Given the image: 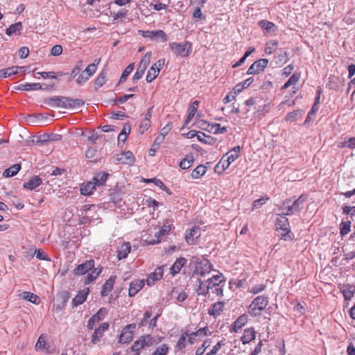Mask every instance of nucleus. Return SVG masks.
Returning a JSON list of instances; mask_svg holds the SVG:
<instances>
[{"instance_id":"nucleus-15","label":"nucleus","mask_w":355,"mask_h":355,"mask_svg":"<svg viewBox=\"0 0 355 355\" xmlns=\"http://www.w3.org/2000/svg\"><path fill=\"white\" fill-rule=\"evenodd\" d=\"M164 275V266H159L151 272L146 279V284L148 286L153 285L157 281L160 280Z\"/></svg>"},{"instance_id":"nucleus-10","label":"nucleus","mask_w":355,"mask_h":355,"mask_svg":"<svg viewBox=\"0 0 355 355\" xmlns=\"http://www.w3.org/2000/svg\"><path fill=\"white\" fill-rule=\"evenodd\" d=\"M222 283V278L220 275H214L211 278L207 279V285L209 286V290H214V293H216V295L222 294V286L220 284Z\"/></svg>"},{"instance_id":"nucleus-34","label":"nucleus","mask_w":355,"mask_h":355,"mask_svg":"<svg viewBox=\"0 0 355 355\" xmlns=\"http://www.w3.org/2000/svg\"><path fill=\"white\" fill-rule=\"evenodd\" d=\"M210 315H213L214 318L218 317L222 313V302H217L214 304L208 311Z\"/></svg>"},{"instance_id":"nucleus-35","label":"nucleus","mask_w":355,"mask_h":355,"mask_svg":"<svg viewBox=\"0 0 355 355\" xmlns=\"http://www.w3.org/2000/svg\"><path fill=\"white\" fill-rule=\"evenodd\" d=\"M22 297L24 300H26L28 302H31L35 304H39L40 302V299L39 296H37V295H35L33 293H31V292H28V291L23 292Z\"/></svg>"},{"instance_id":"nucleus-46","label":"nucleus","mask_w":355,"mask_h":355,"mask_svg":"<svg viewBox=\"0 0 355 355\" xmlns=\"http://www.w3.org/2000/svg\"><path fill=\"white\" fill-rule=\"evenodd\" d=\"M209 291V286L207 284L202 282L200 279L198 281V288L196 291L198 295H206Z\"/></svg>"},{"instance_id":"nucleus-59","label":"nucleus","mask_w":355,"mask_h":355,"mask_svg":"<svg viewBox=\"0 0 355 355\" xmlns=\"http://www.w3.org/2000/svg\"><path fill=\"white\" fill-rule=\"evenodd\" d=\"M89 79V78L83 71L77 76L76 81L78 85H81L87 82Z\"/></svg>"},{"instance_id":"nucleus-58","label":"nucleus","mask_w":355,"mask_h":355,"mask_svg":"<svg viewBox=\"0 0 355 355\" xmlns=\"http://www.w3.org/2000/svg\"><path fill=\"white\" fill-rule=\"evenodd\" d=\"M341 147H347L349 148H355V137H351L347 141L341 143Z\"/></svg>"},{"instance_id":"nucleus-7","label":"nucleus","mask_w":355,"mask_h":355,"mask_svg":"<svg viewBox=\"0 0 355 355\" xmlns=\"http://www.w3.org/2000/svg\"><path fill=\"white\" fill-rule=\"evenodd\" d=\"M136 329V324L132 323L123 328L119 336V343L121 344L129 343L134 336V331Z\"/></svg>"},{"instance_id":"nucleus-30","label":"nucleus","mask_w":355,"mask_h":355,"mask_svg":"<svg viewBox=\"0 0 355 355\" xmlns=\"http://www.w3.org/2000/svg\"><path fill=\"white\" fill-rule=\"evenodd\" d=\"M107 81V71L103 69L95 79V88L97 89L105 84Z\"/></svg>"},{"instance_id":"nucleus-63","label":"nucleus","mask_w":355,"mask_h":355,"mask_svg":"<svg viewBox=\"0 0 355 355\" xmlns=\"http://www.w3.org/2000/svg\"><path fill=\"white\" fill-rule=\"evenodd\" d=\"M173 128L172 123L169 122L160 131L159 135H162L164 137H165L169 132Z\"/></svg>"},{"instance_id":"nucleus-38","label":"nucleus","mask_w":355,"mask_h":355,"mask_svg":"<svg viewBox=\"0 0 355 355\" xmlns=\"http://www.w3.org/2000/svg\"><path fill=\"white\" fill-rule=\"evenodd\" d=\"M303 114V111L301 110H294L287 114L286 116V120L288 122H294L297 121L299 118L302 117Z\"/></svg>"},{"instance_id":"nucleus-36","label":"nucleus","mask_w":355,"mask_h":355,"mask_svg":"<svg viewBox=\"0 0 355 355\" xmlns=\"http://www.w3.org/2000/svg\"><path fill=\"white\" fill-rule=\"evenodd\" d=\"M21 29L22 24L19 21L14 24H11L8 28H6V34L8 36H11L14 34H17L18 32H20Z\"/></svg>"},{"instance_id":"nucleus-16","label":"nucleus","mask_w":355,"mask_h":355,"mask_svg":"<svg viewBox=\"0 0 355 355\" xmlns=\"http://www.w3.org/2000/svg\"><path fill=\"white\" fill-rule=\"evenodd\" d=\"M278 211V215H282L284 216L291 215L295 213V209L293 208V206L292 205L291 200L287 199L284 200L282 202V204L279 206Z\"/></svg>"},{"instance_id":"nucleus-28","label":"nucleus","mask_w":355,"mask_h":355,"mask_svg":"<svg viewBox=\"0 0 355 355\" xmlns=\"http://www.w3.org/2000/svg\"><path fill=\"white\" fill-rule=\"evenodd\" d=\"M42 183V179L39 176H35L27 182L24 184V187L29 190H33Z\"/></svg>"},{"instance_id":"nucleus-26","label":"nucleus","mask_w":355,"mask_h":355,"mask_svg":"<svg viewBox=\"0 0 355 355\" xmlns=\"http://www.w3.org/2000/svg\"><path fill=\"white\" fill-rule=\"evenodd\" d=\"M300 80V75L297 73H293L288 81L284 85L282 89H286L290 86H293V93L295 94L298 89L295 87V85L298 83Z\"/></svg>"},{"instance_id":"nucleus-42","label":"nucleus","mask_w":355,"mask_h":355,"mask_svg":"<svg viewBox=\"0 0 355 355\" xmlns=\"http://www.w3.org/2000/svg\"><path fill=\"white\" fill-rule=\"evenodd\" d=\"M248 322V316L246 315H242L237 318L233 325L234 331H236L241 329Z\"/></svg>"},{"instance_id":"nucleus-5","label":"nucleus","mask_w":355,"mask_h":355,"mask_svg":"<svg viewBox=\"0 0 355 355\" xmlns=\"http://www.w3.org/2000/svg\"><path fill=\"white\" fill-rule=\"evenodd\" d=\"M155 344L153 337L150 334L140 336L132 345L130 349L132 352L139 353L146 347H151Z\"/></svg>"},{"instance_id":"nucleus-6","label":"nucleus","mask_w":355,"mask_h":355,"mask_svg":"<svg viewBox=\"0 0 355 355\" xmlns=\"http://www.w3.org/2000/svg\"><path fill=\"white\" fill-rule=\"evenodd\" d=\"M138 33L140 35L143 36L145 38H149L150 40L160 41L162 42H165L168 40L167 35L162 30H157L152 31L139 30Z\"/></svg>"},{"instance_id":"nucleus-25","label":"nucleus","mask_w":355,"mask_h":355,"mask_svg":"<svg viewBox=\"0 0 355 355\" xmlns=\"http://www.w3.org/2000/svg\"><path fill=\"white\" fill-rule=\"evenodd\" d=\"M24 67L12 66L6 69L0 70V78H6L12 75L17 74L19 69H24Z\"/></svg>"},{"instance_id":"nucleus-1","label":"nucleus","mask_w":355,"mask_h":355,"mask_svg":"<svg viewBox=\"0 0 355 355\" xmlns=\"http://www.w3.org/2000/svg\"><path fill=\"white\" fill-rule=\"evenodd\" d=\"M45 103L51 107L64 109L81 107L85 102L82 99H73L66 96H55L47 98Z\"/></svg>"},{"instance_id":"nucleus-41","label":"nucleus","mask_w":355,"mask_h":355,"mask_svg":"<svg viewBox=\"0 0 355 355\" xmlns=\"http://www.w3.org/2000/svg\"><path fill=\"white\" fill-rule=\"evenodd\" d=\"M207 171V168L203 165L198 166L191 173V177L198 179L202 176Z\"/></svg>"},{"instance_id":"nucleus-32","label":"nucleus","mask_w":355,"mask_h":355,"mask_svg":"<svg viewBox=\"0 0 355 355\" xmlns=\"http://www.w3.org/2000/svg\"><path fill=\"white\" fill-rule=\"evenodd\" d=\"M198 105H199V101H194L191 103V105L189 107V114H188L187 120L184 122V125H187L189 123V122L192 119V118L194 116V115L198 110Z\"/></svg>"},{"instance_id":"nucleus-24","label":"nucleus","mask_w":355,"mask_h":355,"mask_svg":"<svg viewBox=\"0 0 355 355\" xmlns=\"http://www.w3.org/2000/svg\"><path fill=\"white\" fill-rule=\"evenodd\" d=\"M116 280V276H111L103 285L101 291L102 296H107L112 291Z\"/></svg>"},{"instance_id":"nucleus-8","label":"nucleus","mask_w":355,"mask_h":355,"mask_svg":"<svg viewBox=\"0 0 355 355\" xmlns=\"http://www.w3.org/2000/svg\"><path fill=\"white\" fill-rule=\"evenodd\" d=\"M268 64V60L266 58L259 59L253 62L247 71V74H259L263 71Z\"/></svg>"},{"instance_id":"nucleus-55","label":"nucleus","mask_w":355,"mask_h":355,"mask_svg":"<svg viewBox=\"0 0 355 355\" xmlns=\"http://www.w3.org/2000/svg\"><path fill=\"white\" fill-rule=\"evenodd\" d=\"M146 69L138 66L136 72L135 73L132 79L134 81H137L141 79L145 72Z\"/></svg>"},{"instance_id":"nucleus-44","label":"nucleus","mask_w":355,"mask_h":355,"mask_svg":"<svg viewBox=\"0 0 355 355\" xmlns=\"http://www.w3.org/2000/svg\"><path fill=\"white\" fill-rule=\"evenodd\" d=\"M259 24L260 27H261L264 31L267 32L274 31L275 29V24L266 20L260 21Z\"/></svg>"},{"instance_id":"nucleus-51","label":"nucleus","mask_w":355,"mask_h":355,"mask_svg":"<svg viewBox=\"0 0 355 355\" xmlns=\"http://www.w3.org/2000/svg\"><path fill=\"white\" fill-rule=\"evenodd\" d=\"M171 225L167 224H164L162 227L161 230L155 234V236L157 238V242H159V238L164 234L168 233L171 230Z\"/></svg>"},{"instance_id":"nucleus-19","label":"nucleus","mask_w":355,"mask_h":355,"mask_svg":"<svg viewBox=\"0 0 355 355\" xmlns=\"http://www.w3.org/2000/svg\"><path fill=\"white\" fill-rule=\"evenodd\" d=\"M131 250V245L129 242L123 243L117 250V258L121 260L128 257Z\"/></svg>"},{"instance_id":"nucleus-47","label":"nucleus","mask_w":355,"mask_h":355,"mask_svg":"<svg viewBox=\"0 0 355 355\" xmlns=\"http://www.w3.org/2000/svg\"><path fill=\"white\" fill-rule=\"evenodd\" d=\"M152 53L151 52H147L141 58L139 67L146 69L147 67L150 62Z\"/></svg>"},{"instance_id":"nucleus-17","label":"nucleus","mask_w":355,"mask_h":355,"mask_svg":"<svg viewBox=\"0 0 355 355\" xmlns=\"http://www.w3.org/2000/svg\"><path fill=\"white\" fill-rule=\"evenodd\" d=\"M145 285L144 279H135L132 281L128 289V295L130 297H133L141 291Z\"/></svg>"},{"instance_id":"nucleus-53","label":"nucleus","mask_w":355,"mask_h":355,"mask_svg":"<svg viewBox=\"0 0 355 355\" xmlns=\"http://www.w3.org/2000/svg\"><path fill=\"white\" fill-rule=\"evenodd\" d=\"M151 125V121L149 120V119H143L141 121V123H140V125H139V131L141 134H143L144 132H145L146 131H147L148 130V128L150 127Z\"/></svg>"},{"instance_id":"nucleus-14","label":"nucleus","mask_w":355,"mask_h":355,"mask_svg":"<svg viewBox=\"0 0 355 355\" xmlns=\"http://www.w3.org/2000/svg\"><path fill=\"white\" fill-rule=\"evenodd\" d=\"M135 156L130 151L123 152L115 156V161L123 164H131L135 162Z\"/></svg>"},{"instance_id":"nucleus-4","label":"nucleus","mask_w":355,"mask_h":355,"mask_svg":"<svg viewBox=\"0 0 355 355\" xmlns=\"http://www.w3.org/2000/svg\"><path fill=\"white\" fill-rule=\"evenodd\" d=\"M268 304V297L261 295L257 297L248 307V312L252 316L261 315Z\"/></svg>"},{"instance_id":"nucleus-60","label":"nucleus","mask_w":355,"mask_h":355,"mask_svg":"<svg viewBox=\"0 0 355 355\" xmlns=\"http://www.w3.org/2000/svg\"><path fill=\"white\" fill-rule=\"evenodd\" d=\"M62 53V47L61 45L56 44L51 49V53L53 56H58Z\"/></svg>"},{"instance_id":"nucleus-56","label":"nucleus","mask_w":355,"mask_h":355,"mask_svg":"<svg viewBox=\"0 0 355 355\" xmlns=\"http://www.w3.org/2000/svg\"><path fill=\"white\" fill-rule=\"evenodd\" d=\"M35 254L36 256V258L40 260H44V261H49L50 259L49 258L48 255L42 250H36Z\"/></svg>"},{"instance_id":"nucleus-20","label":"nucleus","mask_w":355,"mask_h":355,"mask_svg":"<svg viewBox=\"0 0 355 355\" xmlns=\"http://www.w3.org/2000/svg\"><path fill=\"white\" fill-rule=\"evenodd\" d=\"M210 271V266L207 261L198 262L196 265L194 274L197 275L203 276Z\"/></svg>"},{"instance_id":"nucleus-40","label":"nucleus","mask_w":355,"mask_h":355,"mask_svg":"<svg viewBox=\"0 0 355 355\" xmlns=\"http://www.w3.org/2000/svg\"><path fill=\"white\" fill-rule=\"evenodd\" d=\"M189 334L187 331H185L182 333L179 338L177 345H176V349L178 351L182 350L184 349L187 345V338L188 337Z\"/></svg>"},{"instance_id":"nucleus-11","label":"nucleus","mask_w":355,"mask_h":355,"mask_svg":"<svg viewBox=\"0 0 355 355\" xmlns=\"http://www.w3.org/2000/svg\"><path fill=\"white\" fill-rule=\"evenodd\" d=\"M53 85H47L46 84L41 85L40 83H24L21 84L16 87L18 90L31 91V90H44L52 88Z\"/></svg>"},{"instance_id":"nucleus-3","label":"nucleus","mask_w":355,"mask_h":355,"mask_svg":"<svg viewBox=\"0 0 355 355\" xmlns=\"http://www.w3.org/2000/svg\"><path fill=\"white\" fill-rule=\"evenodd\" d=\"M169 47L176 56L185 58L189 55L192 51L191 43L185 41L184 42H171Z\"/></svg>"},{"instance_id":"nucleus-31","label":"nucleus","mask_w":355,"mask_h":355,"mask_svg":"<svg viewBox=\"0 0 355 355\" xmlns=\"http://www.w3.org/2000/svg\"><path fill=\"white\" fill-rule=\"evenodd\" d=\"M100 62L101 59H96L93 63L89 64L83 71L89 78L96 73Z\"/></svg>"},{"instance_id":"nucleus-45","label":"nucleus","mask_w":355,"mask_h":355,"mask_svg":"<svg viewBox=\"0 0 355 355\" xmlns=\"http://www.w3.org/2000/svg\"><path fill=\"white\" fill-rule=\"evenodd\" d=\"M277 46H278V42L276 40H272V41L268 42L266 44V48H265L266 53L268 54V55L272 53L277 49Z\"/></svg>"},{"instance_id":"nucleus-29","label":"nucleus","mask_w":355,"mask_h":355,"mask_svg":"<svg viewBox=\"0 0 355 355\" xmlns=\"http://www.w3.org/2000/svg\"><path fill=\"white\" fill-rule=\"evenodd\" d=\"M96 186L93 180L92 182H88L86 184H83L80 188L81 194L84 196H89L94 190H96Z\"/></svg>"},{"instance_id":"nucleus-39","label":"nucleus","mask_w":355,"mask_h":355,"mask_svg":"<svg viewBox=\"0 0 355 355\" xmlns=\"http://www.w3.org/2000/svg\"><path fill=\"white\" fill-rule=\"evenodd\" d=\"M193 163V157L191 155H187L186 157L180 162V167L182 169H187L191 166Z\"/></svg>"},{"instance_id":"nucleus-13","label":"nucleus","mask_w":355,"mask_h":355,"mask_svg":"<svg viewBox=\"0 0 355 355\" xmlns=\"http://www.w3.org/2000/svg\"><path fill=\"white\" fill-rule=\"evenodd\" d=\"M110 324L108 322H103L94 330L92 336V343L94 345H96L100 341V339L103 336L105 331L108 330Z\"/></svg>"},{"instance_id":"nucleus-22","label":"nucleus","mask_w":355,"mask_h":355,"mask_svg":"<svg viewBox=\"0 0 355 355\" xmlns=\"http://www.w3.org/2000/svg\"><path fill=\"white\" fill-rule=\"evenodd\" d=\"M187 260L183 257H180L176 259L175 263L170 268L171 274L174 276L176 274L179 273L181 270L182 268L186 264Z\"/></svg>"},{"instance_id":"nucleus-12","label":"nucleus","mask_w":355,"mask_h":355,"mask_svg":"<svg viewBox=\"0 0 355 355\" xmlns=\"http://www.w3.org/2000/svg\"><path fill=\"white\" fill-rule=\"evenodd\" d=\"M94 263L95 262L93 259L86 261L85 263L76 267L73 270V273L75 275H83L94 267Z\"/></svg>"},{"instance_id":"nucleus-62","label":"nucleus","mask_w":355,"mask_h":355,"mask_svg":"<svg viewBox=\"0 0 355 355\" xmlns=\"http://www.w3.org/2000/svg\"><path fill=\"white\" fill-rule=\"evenodd\" d=\"M208 333L210 334L208 327L200 328L197 330L194 334H196L197 337H205L208 335Z\"/></svg>"},{"instance_id":"nucleus-50","label":"nucleus","mask_w":355,"mask_h":355,"mask_svg":"<svg viewBox=\"0 0 355 355\" xmlns=\"http://www.w3.org/2000/svg\"><path fill=\"white\" fill-rule=\"evenodd\" d=\"M169 347L168 345L163 344L157 347L152 355H167L168 353Z\"/></svg>"},{"instance_id":"nucleus-52","label":"nucleus","mask_w":355,"mask_h":355,"mask_svg":"<svg viewBox=\"0 0 355 355\" xmlns=\"http://www.w3.org/2000/svg\"><path fill=\"white\" fill-rule=\"evenodd\" d=\"M102 320V317H98V315H93L87 322V328L90 330L93 329L96 324V323L99 322Z\"/></svg>"},{"instance_id":"nucleus-49","label":"nucleus","mask_w":355,"mask_h":355,"mask_svg":"<svg viewBox=\"0 0 355 355\" xmlns=\"http://www.w3.org/2000/svg\"><path fill=\"white\" fill-rule=\"evenodd\" d=\"M135 67L134 63H131L128 64L125 69L123 70L121 76L120 78V83H123L125 81L127 77L129 76V74L132 71L133 69Z\"/></svg>"},{"instance_id":"nucleus-64","label":"nucleus","mask_w":355,"mask_h":355,"mask_svg":"<svg viewBox=\"0 0 355 355\" xmlns=\"http://www.w3.org/2000/svg\"><path fill=\"white\" fill-rule=\"evenodd\" d=\"M266 288V286L263 284H257L252 286L250 289V293L253 294H257L261 291H263Z\"/></svg>"},{"instance_id":"nucleus-48","label":"nucleus","mask_w":355,"mask_h":355,"mask_svg":"<svg viewBox=\"0 0 355 355\" xmlns=\"http://www.w3.org/2000/svg\"><path fill=\"white\" fill-rule=\"evenodd\" d=\"M340 233L342 236L347 234L351 230V222L343 221L340 225Z\"/></svg>"},{"instance_id":"nucleus-57","label":"nucleus","mask_w":355,"mask_h":355,"mask_svg":"<svg viewBox=\"0 0 355 355\" xmlns=\"http://www.w3.org/2000/svg\"><path fill=\"white\" fill-rule=\"evenodd\" d=\"M45 345H46V337L44 335H41L37 340V342L35 345V347L37 349H43L45 348Z\"/></svg>"},{"instance_id":"nucleus-23","label":"nucleus","mask_w":355,"mask_h":355,"mask_svg":"<svg viewBox=\"0 0 355 355\" xmlns=\"http://www.w3.org/2000/svg\"><path fill=\"white\" fill-rule=\"evenodd\" d=\"M89 291L88 288L79 291L72 300L73 304L76 306L82 304L86 300Z\"/></svg>"},{"instance_id":"nucleus-18","label":"nucleus","mask_w":355,"mask_h":355,"mask_svg":"<svg viewBox=\"0 0 355 355\" xmlns=\"http://www.w3.org/2000/svg\"><path fill=\"white\" fill-rule=\"evenodd\" d=\"M201 230L199 227H193L185 236V240L189 244L194 243L196 240L200 237Z\"/></svg>"},{"instance_id":"nucleus-61","label":"nucleus","mask_w":355,"mask_h":355,"mask_svg":"<svg viewBox=\"0 0 355 355\" xmlns=\"http://www.w3.org/2000/svg\"><path fill=\"white\" fill-rule=\"evenodd\" d=\"M37 74L40 75L44 79L56 78V75H55V72H53V71H49V72L40 71V72H37Z\"/></svg>"},{"instance_id":"nucleus-37","label":"nucleus","mask_w":355,"mask_h":355,"mask_svg":"<svg viewBox=\"0 0 355 355\" xmlns=\"http://www.w3.org/2000/svg\"><path fill=\"white\" fill-rule=\"evenodd\" d=\"M107 176L108 174L106 173H98L95 177H94L93 182L96 187L102 186L105 183Z\"/></svg>"},{"instance_id":"nucleus-2","label":"nucleus","mask_w":355,"mask_h":355,"mask_svg":"<svg viewBox=\"0 0 355 355\" xmlns=\"http://www.w3.org/2000/svg\"><path fill=\"white\" fill-rule=\"evenodd\" d=\"M280 216L276 220V230L279 232V236L285 241L291 240L293 234L291 232L288 220L286 216L279 215Z\"/></svg>"},{"instance_id":"nucleus-9","label":"nucleus","mask_w":355,"mask_h":355,"mask_svg":"<svg viewBox=\"0 0 355 355\" xmlns=\"http://www.w3.org/2000/svg\"><path fill=\"white\" fill-rule=\"evenodd\" d=\"M164 64V60H159L150 68L146 77V80L148 83H151L157 77Z\"/></svg>"},{"instance_id":"nucleus-27","label":"nucleus","mask_w":355,"mask_h":355,"mask_svg":"<svg viewBox=\"0 0 355 355\" xmlns=\"http://www.w3.org/2000/svg\"><path fill=\"white\" fill-rule=\"evenodd\" d=\"M256 337V332L253 328H248L245 329L241 340L243 344L249 343L254 340Z\"/></svg>"},{"instance_id":"nucleus-33","label":"nucleus","mask_w":355,"mask_h":355,"mask_svg":"<svg viewBox=\"0 0 355 355\" xmlns=\"http://www.w3.org/2000/svg\"><path fill=\"white\" fill-rule=\"evenodd\" d=\"M21 169L19 164H15L8 168L6 169L3 173V176L5 178H10L15 175Z\"/></svg>"},{"instance_id":"nucleus-54","label":"nucleus","mask_w":355,"mask_h":355,"mask_svg":"<svg viewBox=\"0 0 355 355\" xmlns=\"http://www.w3.org/2000/svg\"><path fill=\"white\" fill-rule=\"evenodd\" d=\"M268 198H261L254 201L252 205V209H256L260 208L262 205L266 203L268 200Z\"/></svg>"},{"instance_id":"nucleus-21","label":"nucleus","mask_w":355,"mask_h":355,"mask_svg":"<svg viewBox=\"0 0 355 355\" xmlns=\"http://www.w3.org/2000/svg\"><path fill=\"white\" fill-rule=\"evenodd\" d=\"M241 148L239 146L234 147L232 150L226 153L227 168L232 162H234L239 155Z\"/></svg>"},{"instance_id":"nucleus-43","label":"nucleus","mask_w":355,"mask_h":355,"mask_svg":"<svg viewBox=\"0 0 355 355\" xmlns=\"http://www.w3.org/2000/svg\"><path fill=\"white\" fill-rule=\"evenodd\" d=\"M305 200L306 198L303 195H302L293 202H292L295 213L299 212L302 209Z\"/></svg>"}]
</instances>
